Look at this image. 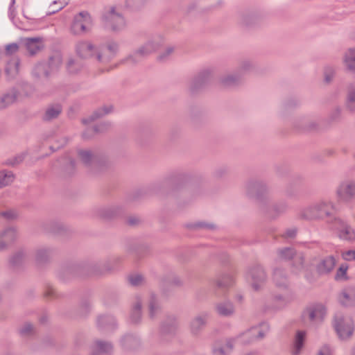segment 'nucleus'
Listing matches in <instances>:
<instances>
[{
	"mask_svg": "<svg viewBox=\"0 0 355 355\" xmlns=\"http://www.w3.org/2000/svg\"><path fill=\"white\" fill-rule=\"evenodd\" d=\"M237 343H239V340L237 339V336H236L235 338L228 339L224 346L227 349V352L230 353L233 349L234 345Z\"/></svg>",
	"mask_w": 355,
	"mask_h": 355,
	"instance_id": "obj_59",
	"label": "nucleus"
},
{
	"mask_svg": "<svg viewBox=\"0 0 355 355\" xmlns=\"http://www.w3.org/2000/svg\"><path fill=\"white\" fill-rule=\"evenodd\" d=\"M326 315L325 306L322 304H315L307 306L302 312V317L304 322L315 327L324 321Z\"/></svg>",
	"mask_w": 355,
	"mask_h": 355,
	"instance_id": "obj_4",
	"label": "nucleus"
},
{
	"mask_svg": "<svg viewBox=\"0 0 355 355\" xmlns=\"http://www.w3.org/2000/svg\"><path fill=\"white\" fill-rule=\"evenodd\" d=\"M335 193L339 202L344 204L351 202L355 199V180H342L337 186Z\"/></svg>",
	"mask_w": 355,
	"mask_h": 355,
	"instance_id": "obj_7",
	"label": "nucleus"
},
{
	"mask_svg": "<svg viewBox=\"0 0 355 355\" xmlns=\"http://www.w3.org/2000/svg\"><path fill=\"white\" fill-rule=\"evenodd\" d=\"M277 258L279 260L287 261L294 259L295 273H299L304 269V259L302 255H297L292 248H284L277 250Z\"/></svg>",
	"mask_w": 355,
	"mask_h": 355,
	"instance_id": "obj_12",
	"label": "nucleus"
},
{
	"mask_svg": "<svg viewBox=\"0 0 355 355\" xmlns=\"http://www.w3.org/2000/svg\"><path fill=\"white\" fill-rule=\"evenodd\" d=\"M92 27V19L87 12L76 15L71 26V32L75 35H83L89 33Z\"/></svg>",
	"mask_w": 355,
	"mask_h": 355,
	"instance_id": "obj_8",
	"label": "nucleus"
},
{
	"mask_svg": "<svg viewBox=\"0 0 355 355\" xmlns=\"http://www.w3.org/2000/svg\"><path fill=\"white\" fill-rule=\"evenodd\" d=\"M346 106L349 111L355 112V87L354 85H349L347 88Z\"/></svg>",
	"mask_w": 355,
	"mask_h": 355,
	"instance_id": "obj_43",
	"label": "nucleus"
},
{
	"mask_svg": "<svg viewBox=\"0 0 355 355\" xmlns=\"http://www.w3.org/2000/svg\"><path fill=\"white\" fill-rule=\"evenodd\" d=\"M19 96L18 90L12 87L3 94H0V110H4L12 105Z\"/></svg>",
	"mask_w": 355,
	"mask_h": 355,
	"instance_id": "obj_23",
	"label": "nucleus"
},
{
	"mask_svg": "<svg viewBox=\"0 0 355 355\" xmlns=\"http://www.w3.org/2000/svg\"><path fill=\"white\" fill-rule=\"evenodd\" d=\"M164 39L161 35H154L138 48V53L146 57L159 49L164 44Z\"/></svg>",
	"mask_w": 355,
	"mask_h": 355,
	"instance_id": "obj_14",
	"label": "nucleus"
},
{
	"mask_svg": "<svg viewBox=\"0 0 355 355\" xmlns=\"http://www.w3.org/2000/svg\"><path fill=\"white\" fill-rule=\"evenodd\" d=\"M43 228L47 233L59 234L64 230V225L58 221H49L43 225Z\"/></svg>",
	"mask_w": 355,
	"mask_h": 355,
	"instance_id": "obj_39",
	"label": "nucleus"
},
{
	"mask_svg": "<svg viewBox=\"0 0 355 355\" xmlns=\"http://www.w3.org/2000/svg\"><path fill=\"white\" fill-rule=\"evenodd\" d=\"M105 26L114 32L123 31L126 26V20L121 10L115 6L106 9L103 15Z\"/></svg>",
	"mask_w": 355,
	"mask_h": 355,
	"instance_id": "obj_3",
	"label": "nucleus"
},
{
	"mask_svg": "<svg viewBox=\"0 0 355 355\" xmlns=\"http://www.w3.org/2000/svg\"><path fill=\"white\" fill-rule=\"evenodd\" d=\"M174 47L168 46L164 51H162L157 57V60L160 62L166 61L173 53Z\"/></svg>",
	"mask_w": 355,
	"mask_h": 355,
	"instance_id": "obj_51",
	"label": "nucleus"
},
{
	"mask_svg": "<svg viewBox=\"0 0 355 355\" xmlns=\"http://www.w3.org/2000/svg\"><path fill=\"white\" fill-rule=\"evenodd\" d=\"M288 205L284 202H281L272 205L271 207L267 210L268 213L276 216L285 213L287 210Z\"/></svg>",
	"mask_w": 355,
	"mask_h": 355,
	"instance_id": "obj_44",
	"label": "nucleus"
},
{
	"mask_svg": "<svg viewBox=\"0 0 355 355\" xmlns=\"http://www.w3.org/2000/svg\"><path fill=\"white\" fill-rule=\"evenodd\" d=\"M34 331V327L31 323H25L19 330L21 335L24 336L31 335Z\"/></svg>",
	"mask_w": 355,
	"mask_h": 355,
	"instance_id": "obj_53",
	"label": "nucleus"
},
{
	"mask_svg": "<svg viewBox=\"0 0 355 355\" xmlns=\"http://www.w3.org/2000/svg\"><path fill=\"white\" fill-rule=\"evenodd\" d=\"M212 352L214 355H227V354H229V352H227L225 346L214 347L212 349Z\"/></svg>",
	"mask_w": 355,
	"mask_h": 355,
	"instance_id": "obj_62",
	"label": "nucleus"
},
{
	"mask_svg": "<svg viewBox=\"0 0 355 355\" xmlns=\"http://www.w3.org/2000/svg\"><path fill=\"white\" fill-rule=\"evenodd\" d=\"M255 69L256 65L254 62L250 60L245 59L239 62L236 71L244 79L245 75L254 71Z\"/></svg>",
	"mask_w": 355,
	"mask_h": 355,
	"instance_id": "obj_34",
	"label": "nucleus"
},
{
	"mask_svg": "<svg viewBox=\"0 0 355 355\" xmlns=\"http://www.w3.org/2000/svg\"><path fill=\"white\" fill-rule=\"evenodd\" d=\"M96 324L99 329L105 331H112L117 327L116 320L111 315H99Z\"/></svg>",
	"mask_w": 355,
	"mask_h": 355,
	"instance_id": "obj_19",
	"label": "nucleus"
},
{
	"mask_svg": "<svg viewBox=\"0 0 355 355\" xmlns=\"http://www.w3.org/2000/svg\"><path fill=\"white\" fill-rule=\"evenodd\" d=\"M245 279L253 291H259L264 287L268 276L263 267L255 266L248 269Z\"/></svg>",
	"mask_w": 355,
	"mask_h": 355,
	"instance_id": "obj_5",
	"label": "nucleus"
},
{
	"mask_svg": "<svg viewBox=\"0 0 355 355\" xmlns=\"http://www.w3.org/2000/svg\"><path fill=\"white\" fill-rule=\"evenodd\" d=\"M80 160L85 165L95 164L98 166H108L110 161L105 156H102L89 149H82L78 151Z\"/></svg>",
	"mask_w": 355,
	"mask_h": 355,
	"instance_id": "obj_10",
	"label": "nucleus"
},
{
	"mask_svg": "<svg viewBox=\"0 0 355 355\" xmlns=\"http://www.w3.org/2000/svg\"><path fill=\"white\" fill-rule=\"evenodd\" d=\"M120 344L124 349H134L139 345L140 340L137 336L127 334L121 337Z\"/></svg>",
	"mask_w": 355,
	"mask_h": 355,
	"instance_id": "obj_29",
	"label": "nucleus"
},
{
	"mask_svg": "<svg viewBox=\"0 0 355 355\" xmlns=\"http://www.w3.org/2000/svg\"><path fill=\"white\" fill-rule=\"evenodd\" d=\"M343 63L348 71L355 74V46L348 49L345 52Z\"/></svg>",
	"mask_w": 355,
	"mask_h": 355,
	"instance_id": "obj_30",
	"label": "nucleus"
},
{
	"mask_svg": "<svg viewBox=\"0 0 355 355\" xmlns=\"http://www.w3.org/2000/svg\"><path fill=\"white\" fill-rule=\"evenodd\" d=\"M214 283L219 288H227L234 284V278L232 274L225 273L218 277Z\"/></svg>",
	"mask_w": 355,
	"mask_h": 355,
	"instance_id": "obj_36",
	"label": "nucleus"
},
{
	"mask_svg": "<svg viewBox=\"0 0 355 355\" xmlns=\"http://www.w3.org/2000/svg\"><path fill=\"white\" fill-rule=\"evenodd\" d=\"M68 2L67 1H61V0H55L53 1L51 5V8L55 5L59 4V6L56 9H52L49 11V15L54 14L56 12L62 9L66 5H67Z\"/></svg>",
	"mask_w": 355,
	"mask_h": 355,
	"instance_id": "obj_56",
	"label": "nucleus"
},
{
	"mask_svg": "<svg viewBox=\"0 0 355 355\" xmlns=\"http://www.w3.org/2000/svg\"><path fill=\"white\" fill-rule=\"evenodd\" d=\"M245 191L248 198L262 202L264 196L269 191V187L263 180H250L246 182Z\"/></svg>",
	"mask_w": 355,
	"mask_h": 355,
	"instance_id": "obj_6",
	"label": "nucleus"
},
{
	"mask_svg": "<svg viewBox=\"0 0 355 355\" xmlns=\"http://www.w3.org/2000/svg\"><path fill=\"white\" fill-rule=\"evenodd\" d=\"M129 283L133 286H141L146 283V278L141 274L135 273L129 275Z\"/></svg>",
	"mask_w": 355,
	"mask_h": 355,
	"instance_id": "obj_46",
	"label": "nucleus"
},
{
	"mask_svg": "<svg viewBox=\"0 0 355 355\" xmlns=\"http://www.w3.org/2000/svg\"><path fill=\"white\" fill-rule=\"evenodd\" d=\"M261 17V13L257 10H247L241 15V21L243 24L249 26L258 21Z\"/></svg>",
	"mask_w": 355,
	"mask_h": 355,
	"instance_id": "obj_33",
	"label": "nucleus"
},
{
	"mask_svg": "<svg viewBox=\"0 0 355 355\" xmlns=\"http://www.w3.org/2000/svg\"><path fill=\"white\" fill-rule=\"evenodd\" d=\"M306 338V332L303 330H297L293 337L291 354L300 355L304 349L305 341Z\"/></svg>",
	"mask_w": 355,
	"mask_h": 355,
	"instance_id": "obj_18",
	"label": "nucleus"
},
{
	"mask_svg": "<svg viewBox=\"0 0 355 355\" xmlns=\"http://www.w3.org/2000/svg\"><path fill=\"white\" fill-rule=\"evenodd\" d=\"M118 49V44L114 42H109L106 45L100 46L97 61L102 64L107 63L114 58Z\"/></svg>",
	"mask_w": 355,
	"mask_h": 355,
	"instance_id": "obj_15",
	"label": "nucleus"
},
{
	"mask_svg": "<svg viewBox=\"0 0 355 355\" xmlns=\"http://www.w3.org/2000/svg\"><path fill=\"white\" fill-rule=\"evenodd\" d=\"M142 305L143 300L141 297L139 295L135 296L130 313V320L132 323L138 324L141 322L142 318Z\"/></svg>",
	"mask_w": 355,
	"mask_h": 355,
	"instance_id": "obj_22",
	"label": "nucleus"
},
{
	"mask_svg": "<svg viewBox=\"0 0 355 355\" xmlns=\"http://www.w3.org/2000/svg\"><path fill=\"white\" fill-rule=\"evenodd\" d=\"M216 313L222 317H231L234 313V306L230 301H223L215 305Z\"/></svg>",
	"mask_w": 355,
	"mask_h": 355,
	"instance_id": "obj_27",
	"label": "nucleus"
},
{
	"mask_svg": "<svg viewBox=\"0 0 355 355\" xmlns=\"http://www.w3.org/2000/svg\"><path fill=\"white\" fill-rule=\"evenodd\" d=\"M75 51L80 59H95L97 61L99 46L94 45L89 40H80L75 44Z\"/></svg>",
	"mask_w": 355,
	"mask_h": 355,
	"instance_id": "obj_9",
	"label": "nucleus"
},
{
	"mask_svg": "<svg viewBox=\"0 0 355 355\" xmlns=\"http://www.w3.org/2000/svg\"><path fill=\"white\" fill-rule=\"evenodd\" d=\"M329 222L337 232L340 239L345 241H353L355 239V230L338 217L331 218Z\"/></svg>",
	"mask_w": 355,
	"mask_h": 355,
	"instance_id": "obj_11",
	"label": "nucleus"
},
{
	"mask_svg": "<svg viewBox=\"0 0 355 355\" xmlns=\"http://www.w3.org/2000/svg\"><path fill=\"white\" fill-rule=\"evenodd\" d=\"M338 300L344 307H355V286H348L343 288L338 294Z\"/></svg>",
	"mask_w": 355,
	"mask_h": 355,
	"instance_id": "obj_16",
	"label": "nucleus"
},
{
	"mask_svg": "<svg viewBox=\"0 0 355 355\" xmlns=\"http://www.w3.org/2000/svg\"><path fill=\"white\" fill-rule=\"evenodd\" d=\"M113 350L112 343L96 340L91 346V355H104L110 354Z\"/></svg>",
	"mask_w": 355,
	"mask_h": 355,
	"instance_id": "obj_21",
	"label": "nucleus"
},
{
	"mask_svg": "<svg viewBox=\"0 0 355 355\" xmlns=\"http://www.w3.org/2000/svg\"><path fill=\"white\" fill-rule=\"evenodd\" d=\"M148 316L154 320L162 311V306L158 297L155 293H150L148 301Z\"/></svg>",
	"mask_w": 355,
	"mask_h": 355,
	"instance_id": "obj_25",
	"label": "nucleus"
},
{
	"mask_svg": "<svg viewBox=\"0 0 355 355\" xmlns=\"http://www.w3.org/2000/svg\"><path fill=\"white\" fill-rule=\"evenodd\" d=\"M243 78L236 71L226 73L220 76L219 78L220 84L225 87H234L242 84Z\"/></svg>",
	"mask_w": 355,
	"mask_h": 355,
	"instance_id": "obj_17",
	"label": "nucleus"
},
{
	"mask_svg": "<svg viewBox=\"0 0 355 355\" xmlns=\"http://www.w3.org/2000/svg\"><path fill=\"white\" fill-rule=\"evenodd\" d=\"M252 329H256L253 331L254 335L256 340H261L263 338L266 336V334L269 331V326L267 324H263L261 327H252Z\"/></svg>",
	"mask_w": 355,
	"mask_h": 355,
	"instance_id": "obj_50",
	"label": "nucleus"
},
{
	"mask_svg": "<svg viewBox=\"0 0 355 355\" xmlns=\"http://www.w3.org/2000/svg\"><path fill=\"white\" fill-rule=\"evenodd\" d=\"M254 330L255 329L250 328L238 335L237 339L239 340V343L242 345H248L256 340L253 332Z\"/></svg>",
	"mask_w": 355,
	"mask_h": 355,
	"instance_id": "obj_40",
	"label": "nucleus"
},
{
	"mask_svg": "<svg viewBox=\"0 0 355 355\" xmlns=\"http://www.w3.org/2000/svg\"><path fill=\"white\" fill-rule=\"evenodd\" d=\"M209 318V313L207 311H203L194 315L189 324L191 334L194 336H200L206 327Z\"/></svg>",
	"mask_w": 355,
	"mask_h": 355,
	"instance_id": "obj_13",
	"label": "nucleus"
},
{
	"mask_svg": "<svg viewBox=\"0 0 355 355\" xmlns=\"http://www.w3.org/2000/svg\"><path fill=\"white\" fill-rule=\"evenodd\" d=\"M336 260L334 256H328L321 259L316 266L318 272L320 275L328 274L333 270Z\"/></svg>",
	"mask_w": 355,
	"mask_h": 355,
	"instance_id": "obj_26",
	"label": "nucleus"
},
{
	"mask_svg": "<svg viewBox=\"0 0 355 355\" xmlns=\"http://www.w3.org/2000/svg\"><path fill=\"white\" fill-rule=\"evenodd\" d=\"M82 67L81 62L75 58H69L67 64V70L71 73H78Z\"/></svg>",
	"mask_w": 355,
	"mask_h": 355,
	"instance_id": "obj_47",
	"label": "nucleus"
},
{
	"mask_svg": "<svg viewBox=\"0 0 355 355\" xmlns=\"http://www.w3.org/2000/svg\"><path fill=\"white\" fill-rule=\"evenodd\" d=\"M343 256L347 261L355 260V250H349L345 252Z\"/></svg>",
	"mask_w": 355,
	"mask_h": 355,
	"instance_id": "obj_64",
	"label": "nucleus"
},
{
	"mask_svg": "<svg viewBox=\"0 0 355 355\" xmlns=\"http://www.w3.org/2000/svg\"><path fill=\"white\" fill-rule=\"evenodd\" d=\"M19 44L17 43H11L7 44L5 47L6 54L8 55H11L15 53H17L19 50Z\"/></svg>",
	"mask_w": 355,
	"mask_h": 355,
	"instance_id": "obj_57",
	"label": "nucleus"
},
{
	"mask_svg": "<svg viewBox=\"0 0 355 355\" xmlns=\"http://www.w3.org/2000/svg\"><path fill=\"white\" fill-rule=\"evenodd\" d=\"M146 0H126L125 3L127 7L132 9H138L142 7L146 3Z\"/></svg>",
	"mask_w": 355,
	"mask_h": 355,
	"instance_id": "obj_55",
	"label": "nucleus"
},
{
	"mask_svg": "<svg viewBox=\"0 0 355 355\" xmlns=\"http://www.w3.org/2000/svg\"><path fill=\"white\" fill-rule=\"evenodd\" d=\"M62 62V55L59 53H55L51 55L46 63V69H49L50 75L56 71L60 67Z\"/></svg>",
	"mask_w": 355,
	"mask_h": 355,
	"instance_id": "obj_35",
	"label": "nucleus"
},
{
	"mask_svg": "<svg viewBox=\"0 0 355 355\" xmlns=\"http://www.w3.org/2000/svg\"><path fill=\"white\" fill-rule=\"evenodd\" d=\"M333 348L327 343L322 344L318 349L315 355H332Z\"/></svg>",
	"mask_w": 355,
	"mask_h": 355,
	"instance_id": "obj_52",
	"label": "nucleus"
},
{
	"mask_svg": "<svg viewBox=\"0 0 355 355\" xmlns=\"http://www.w3.org/2000/svg\"><path fill=\"white\" fill-rule=\"evenodd\" d=\"M347 266L341 265L337 270L336 278L337 279H344L347 274Z\"/></svg>",
	"mask_w": 355,
	"mask_h": 355,
	"instance_id": "obj_60",
	"label": "nucleus"
},
{
	"mask_svg": "<svg viewBox=\"0 0 355 355\" xmlns=\"http://www.w3.org/2000/svg\"><path fill=\"white\" fill-rule=\"evenodd\" d=\"M334 203L329 200H320L302 209L299 217L308 220L323 219L324 216L330 217L329 208H334Z\"/></svg>",
	"mask_w": 355,
	"mask_h": 355,
	"instance_id": "obj_1",
	"label": "nucleus"
},
{
	"mask_svg": "<svg viewBox=\"0 0 355 355\" xmlns=\"http://www.w3.org/2000/svg\"><path fill=\"white\" fill-rule=\"evenodd\" d=\"M332 326L338 338L341 340H347L354 334V323L353 319L349 316L345 315L341 312H337L334 314Z\"/></svg>",
	"mask_w": 355,
	"mask_h": 355,
	"instance_id": "obj_2",
	"label": "nucleus"
},
{
	"mask_svg": "<svg viewBox=\"0 0 355 355\" xmlns=\"http://www.w3.org/2000/svg\"><path fill=\"white\" fill-rule=\"evenodd\" d=\"M17 237V230L14 227L6 228L0 232V251H2L15 241Z\"/></svg>",
	"mask_w": 355,
	"mask_h": 355,
	"instance_id": "obj_20",
	"label": "nucleus"
},
{
	"mask_svg": "<svg viewBox=\"0 0 355 355\" xmlns=\"http://www.w3.org/2000/svg\"><path fill=\"white\" fill-rule=\"evenodd\" d=\"M211 76V71L206 70L202 71L194 80L193 84H204Z\"/></svg>",
	"mask_w": 355,
	"mask_h": 355,
	"instance_id": "obj_54",
	"label": "nucleus"
},
{
	"mask_svg": "<svg viewBox=\"0 0 355 355\" xmlns=\"http://www.w3.org/2000/svg\"><path fill=\"white\" fill-rule=\"evenodd\" d=\"M107 126V125L106 123H101L92 129H87L85 132H83V137L84 138H88L89 136L87 135V132H102L106 129Z\"/></svg>",
	"mask_w": 355,
	"mask_h": 355,
	"instance_id": "obj_58",
	"label": "nucleus"
},
{
	"mask_svg": "<svg viewBox=\"0 0 355 355\" xmlns=\"http://www.w3.org/2000/svg\"><path fill=\"white\" fill-rule=\"evenodd\" d=\"M15 177L10 171L3 170L0 171V188L10 185Z\"/></svg>",
	"mask_w": 355,
	"mask_h": 355,
	"instance_id": "obj_41",
	"label": "nucleus"
},
{
	"mask_svg": "<svg viewBox=\"0 0 355 355\" xmlns=\"http://www.w3.org/2000/svg\"><path fill=\"white\" fill-rule=\"evenodd\" d=\"M26 258V253L23 250L16 252L10 258V263L12 266H17L21 264Z\"/></svg>",
	"mask_w": 355,
	"mask_h": 355,
	"instance_id": "obj_49",
	"label": "nucleus"
},
{
	"mask_svg": "<svg viewBox=\"0 0 355 355\" xmlns=\"http://www.w3.org/2000/svg\"><path fill=\"white\" fill-rule=\"evenodd\" d=\"M143 58H145L141 53H138V49L134 51L132 53L128 55L124 60H123V62L128 64H135L141 60Z\"/></svg>",
	"mask_w": 355,
	"mask_h": 355,
	"instance_id": "obj_48",
	"label": "nucleus"
},
{
	"mask_svg": "<svg viewBox=\"0 0 355 355\" xmlns=\"http://www.w3.org/2000/svg\"><path fill=\"white\" fill-rule=\"evenodd\" d=\"M33 75L37 78H47L50 76V72L46 69V65L44 63H38L36 64L32 71Z\"/></svg>",
	"mask_w": 355,
	"mask_h": 355,
	"instance_id": "obj_42",
	"label": "nucleus"
},
{
	"mask_svg": "<svg viewBox=\"0 0 355 355\" xmlns=\"http://www.w3.org/2000/svg\"><path fill=\"white\" fill-rule=\"evenodd\" d=\"M19 60L18 58H13L8 62L6 71L10 76L15 77L19 72Z\"/></svg>",
	"mask_w": 355,
	"mask_h": 355,
	"instance_id": "obj_45",
	"label": "nucleus"
},
{
	"mask_svg": "<svg viewBox=\"0 0 355 355\" xmlns=\"http://www.w3.org/2000/svg\"><path fill=\"white\" fill-rule=\"evenodd\" d=\"M302 126H305L309 129H314L318 126V124L315 122L308 121L307 119L304 118L302 119Z\"/></svg>",
	"mask_w": 355,
	"mask_h": 355,
	"instance_id": "obj_63",
	"label": "nucleus"
},
{
	"mask_svg": "<svg viewBox=\"0 0 355 355\" xmlns=\"http://www.w3.org/2000/svg\"><path fill=\"white\" fill-rule=\"evenodd\" d=\"M112 109L113 107L111 105H103L94 111L87 119H85L83 121L85 123H87L89 122L96 120L112 112Z\"/></svg>",
	"mask_w": 355,
	"mask_h": 355,
	"instance_id": "obj_32",
	"label": "nucleus"
},
{
	"mask_svg": "<svg viewBox=\"0 0 355 355\" xmlns=\"http://www.w3.org/2000/svg\"><path fill=\"white\" fill-rule=\"evenodd\" d=\"M22 43L31 55H35L44 47L40 37H26L22 40Z\"/></svg>",
	"mask_w": 355,
	"mask_h": 355,
	"instance_id": "obj_24",
	"label": "nucleus"
},
{
	"mask_svg": "<svg viewBox=\"0 0 355 355\" xmlns=\"http://www.w3.org/2000/svg\"><path fill=\"white\" fill-rule=\"evenodd\" d=\"M0 216L8 220H12L17 217V213L13 210H8L0 212Z\"/></svg>",
	"mask_w": 355,
	"mask_h": 355,
	"instance_id": "obj_61",
	"label": "nucleus"
},
{
	"mask_svg": "<svg viewBox=\"0 0 355 355\" xmlns=\"http://www.w3.org/2000/svg\"><path fill=\"white\" fill-rule=\"evenodd\" d=\"M62 108L60 104L49 105L44 114L43 119L44 121H51L58 117L62 112Z\"/></svg>",
	"mask_w": 355,
	"mask_h": 355,
	"instance_id": "obj_37",
	"label": "nucleus"
},
{
	"mask_svg": "<svg viewBox=\"0 0 355 355\" xmlns=\"http://www.w3.org/2000/svg\"><path fill=\"white\" fill-rule=\"evenodd\" d=\"M53 252V248L48 246H42L35 251V259L37 263L47 261Z\"/></svg>",
	"mask_w": 355,
	"mask_h": 355,
	"instance_id": "obj_31",
	"label": "nucleus"
},
{
	"mask_svg": "<svg viewBox=\"0 0 355 355\" xmlns=\"http://www.w3.org/2000/svg\"><path fill=\"white\" fill-rule=\"evenodd\" d=\"M272 279L276 286L280 288H286L288 286L287 275L282 268L274 269Z\"/></svg>",
	"mask_w": 355,
	"mask_h": 355,
	"instance_id": "obj_28",
	"label": "nucleus"
},
{
	"mask_svg": "<svg viewBox=\"0 0 355 355\" xmlns=\"http://www.w3.org/2000/svg\"><path fill=\"white\" fill-rule=\"evenodd\" d=\"M121 208L118 205L107 206L100 209V215L106 218L114 217L121 213Z\"/></svg>",
	"mask_w": 355,
	"mask_h": 355,
	"instance_id": "obj_38",
	"label": "nucleus"
}]
</instances>
